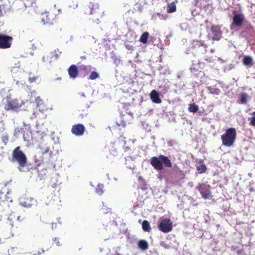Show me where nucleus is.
I'll use <instances>...</instances> for the list:
<instances>
[{"instance_id":"obj_1","label":"nucleus","mask_w":255,"mask_h":255,"mask_svg":"<svg viewBox=\"0 0 255 255\" xmlns=\"http://www.w3.org/2000/svg\"><path fill=\"white\" fill-rule=\"evenodd\" d=\"M61 9L56 5L51 6L47 10L41 14V21L44 24H53L59 18Z\"/></svg>"},{"instance_id":"obj_2","label":"nucleus","mask_w":255,"mask_h":255,"mask_svg":"<svg viewBox=\"0 0 255 255\" xmlns=\"http://www.w3.org/2000/svg\"><path fill=\"white\" fill-rule=\"evenodd\" d=\"M150 164L157 170L163 169V166L168 168L172 167L171 160L167 156L163 155H160L158 157L153 156L151 157L150 159Z\"/></svg>"},{"instance_id":"obj_3","label":"nucleus","mask_w":255,"mask_h":255,"mask_svg":"<svg viewBox=\"0 0 255 255\" xmlns=\"http://www.w3.org/2000/svg\"><path fill=\"white\" fill-rule=\"evenodd\" d=\"M4 109L6 111L17 112L24 105L20 98H12L10 96L3 99Z\"/></svg>"},{"instance_id":"obj_4","label":"nucleus","mask_w":255,"mask_h":255,"mask_svg":"<svg viewBox=\"0 0 255 255\" xmlns=\"http://www.w3.org/2000/svg\"><path fill=\"white\" fill-rule=\"evenodd\" d=\"M237 137V132L235 128H229L225 132L221 135L222 144L226 147H231L234 145Z\"/></svg>"},{"instance_id":"obj_5","label":"nucleus","mask_w":255,"mask_h":255,"mask_svg":"<svg viewBox=\"0 0 255 255\" xmlns=\"http://www.w3.org/2000/svg\"><path fill=\"white\" fill-rule=\"evenodd\" d=\"M12 161L18 162L20 167H24L27 163V157L21 150L20 146L16 147L12 153Z\"/></svg>"},{"instance_id":"obj_6","label":"nucleus","mask_w":255,"mask_h":255,"mask_svg":"<svg viewBox=\"0 0 255 255\" xmlns=\"http://www.w3.org/2000/svg\"><path fill=\"white\" fill-rule=\"evenodd\" d=\"M85 13L87 14H94L98 16L101 15L103 12L98 3L90 2L85 7Z\"/></svg>"},{"instance_id":"obj_7","label":"nucleus","mask_w":255,"mask_h":255,"mask_svg":"<svg viewBox=\"0 0 255 255\" xmlns=\"http://www.w3.org/2000/svg\"><path fill=\"white\" fill-rule=\"evenodd\" d=\"M211 187L205 183H199L196 189L199 191L203 198L207 199L212 197Z\"/></svg>"},{"instance_id":"obj_8","label":"nucleus","mask_w":255,"mask_h":255,"mask_svg":"<svg viewBox=\"0 0 255 255\" xmlns=\"http://www.w3.org/2000/svg\"><path fill=\"white\" fill-rule=\"evenodd\" d=\"M13 38L9 35L0 33V48L7 49L10 47Z\"/></svg>"},{"instance_id":"obj_9","label":"nucleus","mask_w":255,"mask_h":255,"mask_svg":"<svg viewBox=\"0 0 255 255\" xmlns=\"http://www.w3.org/2000/svg\"><path fill=\"white\" fill-rule=\"evenodd\" d=\"M172 227V223L169 219L162 220L158 225L159 230L165 233L170 232Z\"/></svg>"},{"instance_id":"obj_10","label":"nucleus","mask_w":255,"mask_h":255,"mask_svg":"<svg viewBox=\"0 0 255 255\" xmlns=\"http://www.w3.org/2000/svg\"><path fill=\"white\" fill-rule=\"evenodd\" d=\"M85 130L84 126L81 124H78L72 126L71 129L72 133L76 136L82 135Z\"/></svg>"},{"instance_id":"obj_11","label":"nucleus","mask_w":255,"mask_h":255,"mask_svg":"<svg viewBox=\"0 0 255 255\" xmlns=\"http://www.w3.org/2000/svg\"><path fill=\"white\" fill-rule=\"evenodd\" d=\"M245 17L242 13H235L233 17L232 25L241 27L244 23Z\"/></svg>"},{"instance_id":"obj_12","label":"nucleus","mask_w":255,"mask_h":255,"mask_svg":"<svg viewBox=\"0 0 255 255\" xmlns=\"http://www.w3.org/2000/svg\"><path fill=\"white\" fill-rule=\"evenodd\" d=\"M58 50H54L51 51L49 54L43 57L44 62H48L49 63L56 60L59 56Z\"/></svg>"},{"instance_id":"obj_13","label":"nucleus","mask_w":255,"mask_h":255,"mask_svg":"<svg viewBox=\"0 0 255 255\" xmlns=\"http://www.w3.org/2000/svg\"><path fill=\"white\" fill-rule=\"evenodd\" d=\"M211 30L213 34V37H212L213 41L219 40L222 36L220 27L218 25H213L211 26Z\"/></svg>"},{"instance_id":"obj_14","label":"nucleus","mask_w":255,"mask_h":255,"mask_svg":"<svg viewBox=\"0 0 255 255\" xmlns=\"http://www.w3.org/2000/svg\"><path fill=\"white\" fill-rule=\"evenodd\" d=\"M68 72L70 78L75 79L79 73L78 67L75 65H72L68 69Z\"/></svg>"},{"instance_id":"obj_15","label":"nucleus","mask_w":255,"mask_h":255,"mask_svg":"<svg viewBox=\"0 0 255 255\" xmlns=\"http://www.w3.org/2000/svg\"><path fill=\"white\" fill-rule=\"evenodd\" d=\"M192 47L195 49H198L200 47L207 48V46L204 41L201 40H193L192 42Z\"/></svg>"},{"instance_id":"obj_16","label":"nucleus","mask_w":255,"mask_h":255,"mask_svg":"<svg viewBox=\"0 0 255 255\" xmlns=\"http://www.w3.org/2000/svg\"><path fill=\"white\" fill-rule=\"evenodd\" d=\"M150 96L152 101L156 104H160L161 103V100L159 97L158 93L154 90H152L150 94Z\"/></svg>"},{"instance_id":"obj_17","label":"nucleus","mask_w":255,"mask_h":255,"mask_svg":"<svg viewBox=\"0 0 255 255\" xmlns=\"http://www.w3.org/2000/svg\"><path fill=\"white\" fill-rule=\"evenodd\" d=\"M243 63L248 67H251L253 65V59L250 56H245L243 59Z\"/></svg>"},{"instance_id":"obj_18","label":"nucleus","mask_w":255,"mask_h":255,"mask_svg":"<svg viewBox=\"0 0 255 255\" xmlns=\"http://www.w3.org/2000/svg\"><path fill=\"white\" fill-rule=\"evenodd\" d=\"M138 247L143 251H145L148 249L149 246L148 243L144 240H140L137 243Z\"/></svg>"},{"instance_id":"obj_19","label":"nucleus","mask_w":255,"mask_h":255,"mask_svg":"<svg viewBox=\"0 0 255 255\" xmlns=\"http://www.w3.org/2000/svg\"><path fill=\"white\" fill-rule=\"evenodd\" d=\"M142 230L145 232H149L151 231L150 225L148 221L144 220L142 223Z\"/></svg>"},{"instance_id":"obj_20","label":"nucleus","mask_w":255,"mask_h":255,"mask_svg":"<svg viewBox=\"0 0 255 255\" xmlns=\"http://www.w3.org/2000/svg\"><path fill=\"white\" fill-rule=\"evenodd\" d=\"M248 95L245 93H242L240 96V102L241 104H246L247 103Z\"/></svg>"},{"instance_id":"obj_21","label":"nucleus","mask_w":255,"mask_h":255,"mask_svg":"<svg viewBox=\"0 0 255 255\" xmlns=\"http://www.w3.org/2000/svg\"><path fill=\"white\" fill-rule=\"evenodd\" d=\"M149 36V33L147 32H144L140 36L139 41L143 43H146L147 41V39Z\"/></svg>"},{"instance_id":"obj_22","label":"nucleus","mask_w":255,"mask_h":255,"mask_svg":"<svg viewBox=\"0 0 255 255\" xmlns=\"http://www.w3.org/2000/svg\"><path fill=\"white\" fill-rule=\"evenodd\" d=\"M199 107L195 104H191L189 105L188 111L190 112L196 113L198 111Z\"/></svg>"},{"instance_id":"obj_23","label":"nucleus","mask_w":255,"mask_h":255,"mask_svg":"<svg viewBox=\"0 0 255 255\" xmlns=\"http://www.w3.org/2000/svg\"><path fill=\"white\" fill-rule=\"evenodd\" d=\"M197 170L199 173H203L206 172L207 167L205 164H199L197 166Z\"/></svg>"},{"instance_id":"obj_24","label":"nucleus","mask_w":255,"mask_h":255,"mask_svg":"<svg viewBox=\"0 0 255 255\" xmlns=\"http://www.w3.org/2000/svg\"><path fill=\"white\" fill-rule=\"evenodd\" d=\"M208 90L209 93L212 94L218 95L220 93V90L217 88L209 87L208 88Z\"/></svg>"},{"instance_id":"obj_25","label":"nucleus","mask_w":255,"mask_h":255,"mask_svg":"<svg viewBox=\"0 0 255 255\" xmlns=\"http://www.w3.org/2000/svg\"><path fill=\"white\" fill-rule=\"evenodd\" d=\"M80 68L81 70L84 71L85 73H88L91 71V67L89 65H82Z\"/></svg>"},{"instance_id":"obj_26","label":"nucleus","mask_w":255,"mask_h":255,"mask_svg":"<svg viewBox=\"0 0 255 255\" xmlns=\"http://www.w3.org/2000/svg\"><path fill=\"white\" fill-rule=\"evenodd\" d=\"M103 188L104 185L103 184H99L96 189V193L98 194L101 195L104 192Z\"/></svg>"},{"instance_id":"obj_27","label":"nucleus","mask_w":255,"mask_h":255,"mask_svg":"<svg viewBox=\"0 0 255 255\" xmlns=\"http://www.w3.org/2000/svg\"><path fill=\"white\" fill-rule=\"evenodd\" d=\"M176 5L174 3H171L168 6L167 11L168 12H174L176 11Z\"/></svg>"},{"instance_id":"obj_28","label":"nucleus","mask_w":255,"mask_h":255,"mask_svg":"<svg viewBox=\"0 0 255 255\" xmlns=\"http://www.w3.org/2000/svg\"><path fill=\"white\" fill-rule=\"evenodd\" d=\"M1 139L4 145H6L8 142V135L7 133H5L1 136Z\"/></svg>"},{"instance_id":"obj_29","label":"nucleus","mask_w":255,"mask_h":255,"mask_svg":"<svg viewBox=\"0 0 255 255\" xmlns=\"http://www.w3.org/2000/svg\"><path fill=\"white\" fill-rule=\"evenodd\" d=\"M99 77V74L95 72V71H93L91 72V74L89 76V79H91V80H95L96 79H97V78H98Z\"/></svg>"},{"instance_id":"obj_30","label":"nucleus","mask_w":255,"mask_h":255,"mask_svg":"<svg viewBox=\"0 0 255 255\" xmlns=\"http://www.w3.org/2000/svg\"><path fill=\"white\" fill-rule=\"evenodd\" d=\"M0 132H2L5 130V123L3 121H0Z\"/></svg>"},{"instance_id":"obj_31","label":"nucleus","mask_w":255,"mask_h":255,"mask_svg":"<svg viewBox=\"0 0 255 255\" xmlns=\"http://www.w3.org/2000/svg\"><path fill=\"white\" fill-rule=\"evenodd\" d=\"M250 125L255 127V116L249 118Z\"/></svg>"},{"instance_id":"obj_32","label":"nucleus","mask_w":255,"mask_h":255,"mask_svg":"<svg viewBox=\"0 0 255 255\" xmlns=\"http://www.w3.org/2000/svg\"><path fill=\"white\" fill-rule=\"evenodd\" d=\"M160 245L162 247L164 248L165 249H169L170 248V246L169 244H166L164 242H161L160 243Z\"/></svg>"},{"instance_id":"obj_33","label":"nucleus","mask_w":255,"mask_h":255,"mask_svg":"<svg viewBox=\"0 0 255 255\" xmlns=\"http://www.w3.org/2000/svg\"><path fill=\"white\" fill-rule=\"evenodd\" d=\"M5 198V195L3 193H0V205L4 202Z\"/></svg>"},{"instance_id":"obj_34","label":"nucleus","mask_w":255,"mask_h":255,"mask_svg":"<svg viewBox=\"0 0 255 255\" xmlns=\"http://www.w3.org/2000/svg\"><path fill=\"white\" fill-rule=\"evenodd\" d=\"M53 241L54 242V244L57 246H61V243L60 242L59 239H58L57 238H55L53 239Z\"/></svg>"},{"instance_id":"obj_35","label":"nucleus","mask_w":255,"mask_h":255,"mask_svg":"<svg viewBox=\"0 0 255 255\" xmlns=\"http://www.w3.org/2000/svg\"><path fill=\"white\" fill-rule=\"evenodd\" d=\"M205 60L207 62H211L213 60V56L209 57L206 56L205 57Z\"/></svg>"},{"instance_id":"obj_36","label":"nucleus","mask_w":255,"mask_h":255,"mask_svg":"<svg viewBox=\"0 0 255 255\" xmlns=\"http://www.w3.org/2000/svg\"><path fill=\"white\" fill-rule=\"evenodd\" d=\"M44 251L43 249H40L34 253L33 255H41L42 254L44 253Z\"/></svg>"},{"instance_id":"obj_37","label":"nucleus","mask_w":255,"mask_h":255,"mask_svg":"<svg viewBox=\"0 0 255 255\" xmlns=\"http://www.w3.org/2000/svg\"><path fill=\"white\" fill-rule=\"evenodd\" d=\"M36 78H37L36 77H35V76H33L32 77H29V81L30 83L34 82L36 81Z\"/></svg>"},{"instance_id":"obj_38","label":"nucleus","mask_w":255,"mask_h":255,"mask_svg":"<svg viewBox=\"0 0 255 255\" xmlns=\"http://www.w3.org/2000/svg\"><path fill=\"white\" fill-rule=\"evenodd\" d=\"M124 149L125 152H127V151L131 150V148L130 147H129L128 146H126V145H124Z\"/></svg>"},{"instance_id":"obj_39","label":"nucleus","mask_w":255,"mask_h":255,"mask_svg":"<svg viewBox=\"0 0 255 255\" xmlns=\"http://www.w3.org/2000/svg\"><path fill=\"white\" fill-rule=\"evenodd\" d=\"M231 249L232 251H236L238 250V248L236 246H232Z\"/></svg>"},{"instance_id":"obj_40","label":"nucleus","mask_w":255,"mask_h":255,"mask_svg":"<svg viewBox=\"0 0 255 255\" xmlns=\"http://www.w3.org/2000/svg\"><path fill=\"white\" fill-rule=\"evenodd\" d=\"M36 102L37 104H39L40 102H42V101L40 99V97H38L36 99Z\"/></svg>"},{"instance_id":"obj_41","label":"nucleus","mask_w":255,"mask_h":255,"mask_svg":"<svg viewBox=\"0 0 255 255\" xmlns=\"http://www.w3.org/2000/svg\"><path fill=\"white\" fill-rule=\"evenodd\" d=\"M243 252V250L241 249V250H238L237 251V254L240 255V254H241Z\"/></svg>"},{"instance_id":"obj_42","label":"nucleus","mask_w":255,"mask_h":255,"mask_svg":"<svg viewBox=\"0 0 255 255\" xmlns=\"http://www.w3.org/2000/svg\"><path fill=\"white\" fill-rule=\"evenodd\" d=\"M23 219L24 218L22 217H21V216H18L17 217V220L19 221H22L23 220Z\"/></svg>"},{"instance_id":"obj_43","label":"nucleus","mask_w":255,"mask_h":255,"mask_svg":"<svg viewBox=\"0 0 255 255\" xmlns=\"http://www.w3.org/2000/svg\"><path fill=\"white\" fill-rule=\"evenodd\" d=\"M252 115H254V116H255V111L253 112L252 113Z\"/></svg>"},{"instance_id":"obj_44","label":"nucleus","mask_w":255,"mask_h":255,"mask_svg":"<svg viewBox=\"0 0 255 255\" xmlns=\"http://www.w3.org/2000/svg\"><path fill=\"white\" fill-rule=\"evenodd\" d=\"M211 52L213 53V52H214V49H211Z\"/></svg>"}]
</instances>
